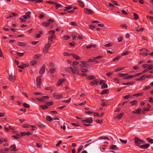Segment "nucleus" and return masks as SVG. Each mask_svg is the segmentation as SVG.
<instances>
[{
    "mask_svg": "<svg viewBox=\"0 0 153 153\" xmlns=\"http://www.w3.org/2000/svg\"><path fill=\"white\" fill-rule=\"evenodd\" d=\"M51 45V43L49 42L45 45L43 49V52L44 54H46L48 52Z\"/></svg>",
    "mask_w": 153,
    "mask_h": 153,
    "instance_id": "nucleus-1",
    "label": "nucleus"
},
{
    "mask_svg": "<svg viewBox=\"0 0 153 153\" xmlns=\"http://www.w3.org/2000/svg\"><path fill=\"white\" fill-rule=\"evenodd\" d=\"M42 76H38L36 78V85L38 88H40L41 87Z\"/></svg>",
    "mask_w": 153,
    "mask_h": 153,
    "instance_id": "nucleus-2",
    "label": "nucleus"
},
{
    "mask_svg": "<svg viewBox=\"0 0 153 153\" xmlns=\"http://www.w3.org/2000/svg\"><path fill=\"white\" fill-rule=\"evenodd\" d=\"M93 120V118L92 117H90L86 119L82 120V122L83 123H91L92 122Z\"/></svg>",
    "mask_w": 153,
    "mask_h": 153,
    "instance_id": "nucleus-3",
    "label": "nucleus"
},
{
    "mask_svg": "<svg viewBox=\"0 0 153 153\" xmlns=\"http://www.w3.org/2000/svg\"><path fill=\"white\" fill-rule=\"evenodd\" d=\"M53 96L55 99L59 100L62 98V95L56 93H54Z\"/></svg>",
    "mask_w": 153,
    "mask_h": 153,
    "instance_id": "nucleus-4",
    "label": "nucleus"
},
{
    "mask_svg": "<svg viewBox=\"0 0 153 153\" xmlns=\"http://www.w3.org/2000/svg\"><path fill=\"white\" fill-rule=\"evenodd\" d=\"M84 12L87 14H92L94 13L93 10L88 8H84Z\"/></svg>",
    "mask_w": 153,
    "mask_h": 153,
    "instance_id": "nucleus-5",
    "label": "nucleus"
},
{
    "mask_svg": "<svg viewBox=\"0 0 153 153\" xmlns=\"http://www.w3.org/2000/svg\"><path fill=\"white\" fill-rule=\"evenodd\" d=\"M31 12L30 11H27L25 13V15L23 16V18L24 19H27L30 18Z\"/></svg>",
    "mask_w": 153,
    "mask_h": 153,
    "instance_id": "nucleus-6",
    "label": "nucleus"
},
{
    "mask_svg": "<svg viewBox=\"0 0 153 153\" xmlns=\"http://www.w3.org/2000/svg\"><path fill=\"white\" fill-rule=\"evenodd\" d=\"M82 63L79 65L81 68L83 67L87 68L88 66V65L86 63L85 61H82L80 62Z\"/></svg>",
    "mask_w": 153,
    "mask_h": 153,
    "instance_id": "nucleus-7",
    "label": "nucleus"
},
{
    "mask_svg": "<svg viewBox=\"0 0 153 153\" xmlns=\"http://www.w3.org/2000/svg\"><path fill=\"white\" fill-rule=\"evenodd\" d=\"M45 65H43L39 71V73L40 74H43L45 72Z\"/></svg>",
    "mask_w": 153,
    "mask_h": 153,
    "instance_id": "nucleus-8",
    "label": "nucleus"
},
{
    "mask_svg": "<svg viewBox=\"0 0 153 153\" xmlns=\"http://www.w3.org/2000/svg\"><path fill=\"white\" fill-rule=\"evenodd\" d=\"M99 81L98 79H94L90 82L89 85L91 86H93L94 85H98V84Z\"/></svg>",
    "mask_w": 153,
    "mask_h": 153,
    "instance_id": "nucleus-9",
    "label": "nucleus"
},
{
    "mask_svg": "<svg viewBox=\"0 0 153 153\" xmlns=\"http://www.w3.org/2000/svg\"><path fill=\"white\" fill-rule=\"evenodd\" d=\"M74 69L73 68V71H72V73L75 74L79 75V69L76 67H74Z\"/></svg>",
    "mask_w": 153,
    "mask_h": 153,
    "instance_id": "nucleus-10",
    "label": "nucleus"
},
{
    "mask_svg": "<svg viewBox=\"0 0 153 153\" xmlns=\"http://www.w3.org/2000/svg\"><path fill=\"white\" fill-rule=\"evenodd\" d=\"M8 79L11 81L13 82L15 80V76L11 74H9L8 75Z\"/></svg>",
    "mask_w": 153,
    "mask_h": 153,
    "instance_id": "nucleus-11",
    "label": "nucleus"
},
{
    "mask_svg": "<svg viewBox=\"0 0 153 153\" xmlns=\"http://www.w3.org/2000/svg\"><path fill=\"white\" fill-rule=\"evenodd\" d=\"M134 142L136 145L137 146H139L140 145V139L138 137L135 138Z\"/></svg>",
    "mask_w": 153,
    "mask_h": 153,
    "instance_id": "nucleus-12",
    "label": "nucleus"
},
{
    "mask_svg": "<svg viewBox=\"0 0 153 153\" xmlns=\"http://www.w3.org/2000/svg\"><path fill=\"white\" fill-rule=\"evenodd\" d=\"M65 81V79H59L58 82L57 83V85L58 86H60L62 82Z\"/></svg>",
    "mask_w": 153,
    "mask_h": 153,
    "instance_id": "nucleus-13",
    "label": "nucleus"
},
{
    "mask_svg": "<svg viewBox=\"0 0 153 153\" xmlns=\"http://www.w3.org/2000/svg\"><path fill=\"white\" fill-rule=\"evenodd\" d=\"M141 111L142 109L139 108L137 109L136 111H133L132 113L137 114H140L141 113Z\"/></svg>",
    "mask_w": 153,
    "mask_h": 153,
    "instance_id": "nucleus-14",
    "label": "nucleus"
},
{
    "mask_svg": "<svg viewBox=\"0 0 153 153\" xmlns=\"http://www.w3.org/2000/svg\"><path fill=\"white\" fill-rule=\"evenodd\" d=\"M150 146L149 144H147L146 145H142L140 146V147L142 149H147Z\"/></svg>",
    "mask_w": 153,
    "mask_h": 153,
    "instance_id": "nucleus-15",
    "label": "nucleus"
},
{
    "mask_svg": "<svg viewBox=\"0 0 153 153\" xmlns=\"http://www.w3.org/2000/svg\"><path fill=\"white\" fill-rule=\"evenodd\" d=\"M109 148L111 149L117 150L118 149V148L115 145L110 146Z\"/></svg>",
    "mask_w": 153,
    "mask_h": 153,
    "instance_id": "nucleus-16",
    "label": "nucleus"
},
{
    "mask_svg": "<svg viewBox=\"0 0 153 153\" xmlns=\"http://www.w3.org/2000/svg\"><path fill=\"white\" fill-rule=\"evenodd\" d=\"M145 74L143 75L140 77L136 78L135 79V80L136 81L143 80H145Z\"/></svg>",
    "mask_w": 153,
    "mask_h": 153,
    "instance_id": "nucleus-17",
    "label": "nucleus"
},
{
    "mask_svg": "<svg viewBox=\"0 0 153 153\" xmlns=\"http://www.w3.org/2000/svg\"><path fill=\"white\" fill-rule=\"evenodd\" d=\"M65 70L70 73H72V71H73V68L71 67H67L65 68Z\"/></svg>",
    "mask_w": 153,
    "mask_h": 153,
    "instance_id": "nucleus-18",
    "label": "nucleus"
},
{
    "mask_svg": "<svg viewBox=\"0 0 153 153\" xmlns=\"http://www.w3.org/2000/svg\"><path fill=\"white\" fill-rule=\"evenodd\" d=\"M71 55L72 57L78 60L80 59V57H79L77 55L74 54V53H71Z\"/></svg>",
    "mask_w": 153,
    "mask_h": 153,
    "instance_id": "nucleus-19",
    "label": "nucleus"
},
{
    "mask_svg": "<svg viewBox=\"0 0 153 153\" xmlns=\"http://www.w3.org/2000/svg\"><path fill=\"white\" fill-rule=\"evenodd\" d=\"M18 46L22 47L26 46L27 44L23 42H18L17 43Z\"/></svg>",
    "mask_w": 153,
    "mask_h": 153,
    "instance_id": "nucleus-20",
    "label": "nucleus"
},
{
    "mask_svg": "<svg viewBox=\"0 0 153 153\" xmlns=\"http://www.w3.org/2000/svg\"><path fill=\"white\" fill-rule=\"evenodd\" d=\"M77 2L79 3V5L82 7H83L85 6V4L81 0H78L77 1Z\"/></svg>",
    "mask_w": 153,
    "mask_h": 153,
    "instance_id": "nucleus-21",
    "label": "nucleus"
},
{
    "mask_svg": "<svg viewBox=\"0 0 153 153\" xmlns=\"http://www.w3.org/2000/svg\"><path fill=\"white\" fill-rule=\"evenodd\" d=\"M149 110L150 108L149 107H144L142 111V113L143 114H144L146 113V111H149Z\"/></svg>",
    "mask_w": 153,
    "mask_h": 153,
    "instance_id": "nucleus-22",
    "label": "nucleus"
},
{
    "mask_svg": "<svg viewBox=\"0 0 153 153\" xmlns=\"http://www.w3.org/2000/svg\"><path fill=\"white\" fill-rule=\"evenodd\" d=\"M54 36V35H51L50 36H49L48 37V42L49 43V42H50V43L52 42L53 41V36Z\"/></svg>",
    "mask_w": 153,
    "mask_h": 153,
    "instance_id": "nucleus-23",
    "label": "nucleus"
},
{
    "mask_svg": "<svg viewBox=\"0 0 153 153\" xmlns=\"http://www.w3.org/2000/svg\"><path fill=\"white\" fill-rule=\"evenodd\" d=\"M96 45H88L86 46V48L87 49H89L91 48H95L96 47Z\"/></svg>",
    "mask_w": 153,
    "mask_h": 153,
    "instance_id": "nucleus-24",
    "label": "nucleus"
},
{
    "mask_svg": "<svg viewBox=\"0 0 153 153\" xmlns=\"http://www.w3.org/2000/svg\"><path fill=\"white\" fill-rule=\"evenodd\" d=\"M56 68H55L53 67L51 68L50 69L49 71L51 74H53L56 71Z\"/></svg>",
    "mask_w": 153,
    "mask_h": 153,
    "instance_id": "nucleus-25",
    "label": "nucleus"
},
{
    "mask_svg": "<svg viewBox=\"0 0 153 153\" xmlns=\"http://www.w3.org/2000/svg\"><path fill=\"white\" fill-rule=\"evenodd\" d=\"M109 91V90L108 89H106L102 90L100 93L101 94H105L108 93Z\"/></svg>",
    "mask_w": 153,
    "mask_h": 153,
    "instance_id": "nucleus-26",
    "label": "nucleus"
},
{
    "mask_svg": "<svg viewBox=\"0 0 153 153\" xmlns=\"http://www.w3.org/2000/svg\"><path fill=\"white\" fill-rule=\"evenodd\" d=\"M134 83V82H126V83L123 82L122 83V84L123 85H132Z\"/></svg>",
    "mask_w": 153,
    "mask_h": 153,
    "instance_id": "nucleus-27",
    "label": "nucleus"
},
{
    "mask_svg": "<svg viewBox=\"0 0 153 153\" xmlns=\"http://www.w3.org/2000/svg\"><path fill=\"white\" fill-rule=\"evenodd\" d=\"M139 27V26H138V27H135V29L138 32H142L144 30V28H142V27H141L139 29H138V28Z\"/></svg>",
    "mask_w": 153,
    "mask_h": 153,
    "instance_id": "nucleus-28",
    "label": "nucleus"
},
{
    "mask_svg": "<svg viewBox=\"0 0 153 153\" xmlns=\"http://www.w3.org/2000/svg\"><path fill=\"white\" fill-rule=\"evenodd\" d=\"M55 5V7L56 9H58L59 7H62V5L57 3H55V4H54Z\"/></svg>",
    "mask_w": 153,
    "mask_h": 153,
    "instance_id": "nucleus-29",
    "label": "nucleus"
},
{
    "mask_svg": "<svg viewBox=\"0 0 153 153\" xmlns=\"http://www.w3.org/2000/svg\"><path fill=\"white\" fill-rule=\"evenodd\" d=\"M12 149H11L10 150H13L14 151H16L17 150H16V145L14 144L11 145L10 147Z\"/></svg>",
    "mask_w": 153,
    "mask_h": 153,
    "instance_id": "nucleus-30",
    "label": "nucleus"
},
{
    "mask_svg": "<svg viewBox=\"0 0 153 153\" xmlns=\"http://www.w3.org/2000/svg\"><path fill=\"white\" fill-rule=\"evenodd\" d=\"M22 135V136H25L26 135H29L31 134V133L29 132H21Z\"/></svg>",
    "mask_w": 153,
    "mask_h": 153,
    "instance_id": "nucleus-31",
    "label": "nucleus"
},
{
    "mask_svg": "<svg viewBox=\"0 0 153 153\" xmlns=\"http://www.w3.org/2000/svg\"><path fill=\"white\" fill-rule=\"evenodd\" d=\"M46 119L47 120L49 121H51L53 120L52 118L49 116H46Z\"/></svg>",
    "mask_w": 153,
    "mask_h": 153,
    "instance_id": "nucleus-32",
    "label": "nucleus"
},
{
    "mask_svg": "<svg viewBox=\"0 0 153 153\" xmlns=\"http://www.w3.org/2000/svg\"><path fill=\"white\" fill-rule=\"evenodd\" d=\"M87 78L89 80H91L95 79V77L94 76L91 75L88 76Z\"/></svg>",
    "mask_w": 153,
    "mask_h": 153,
    "instance_id": "nucleus-33",
    "label": "nucleus"
},
{
    "mask_svg": "<svg viewBox=\"0 0 153 153\" xmlns=\"http://www.w3.org/2000/svg\"><path fill=\"white\" fill-rule=\"evenodd\" d=\"M133 16L134 19L137 20L139 19V16L136 13H134L133 14Z\"/></svg>",
    "mask_w": 153,
    "mask_h": 153,
    "instance_id": "nucleus-34",
    "label": "nucleus"
},
{
    "mask_svg": "<svg viewBox=\"0 0 153 153\" xmlns=\"http://www.w3.org/2000/svg\"><path fill=\"white\" fill-rule=\"evenodd\" d=\"M40 107L43 110H45L48 108V107L46 105H41Z\"/></svg>",
    "mask_w": 153,
    "mask_h": 153,
    "instance_id": "nucleus-35",
    "label": "nucleus"
},
{
    "mask_svg": "<svg viewBox=\"0 0 153 153\" xmlns=\"http://www.w3.org/2000/svg\"><path fill=\"white\" fill-rule=\"evenodd\" d=\"M123 113H121L117 115L116 116V118L118 119H120L121 117L123 116Z\"/></svg>",
    "mask_w": 153,
    "mask_h": 153,
    "instance_id": "nucleus-36",
    "label": "nucleus"
},
{
    "mask_svg": "<svg viewBox=\"0 0 153 153\" xmlns=\"http://www.w3.org/2000/svg\"><path fill=\"white\" fill-rule=\"evenodd\" d=\"M96 60L95 58V57L93 58V59H88L87 61V62H94Z\"/></svg>",
    "mask_w": 153,
    "mask_h": 153,
    "instance_id": "nucleus-37",
    "label": "nucleus"
},
{
    "mask_svg": "<svg viewBox=\"0 0 153 153\" xmlns=\"http://www.w3.org/2000/svg\"><path fill=\"white\" fill-rule=\"evenodd\" d=\"M38 125L41 128H44L45 127V125L40 123H39L38 124Z\"/></svg>",
    "mask_w": 153,
    "mask_h": 153,
    "instance_id": "nucleus-38",
    "label": "nucleus"
},
{
    "mask_svg": "<svg viewBox=\"0 0 153 153\" xmlns=\"http://www.w3.org/2000/svg\"><path fill=\"white\" fill-rule=\"evenodd\" d=\"M137 101L136 100H134L130 102V103L132 105H134L136 104Z\"/></svg>",
    "mask_w": 153,
    "mask_h": 153,
    "instance_id": "nucleus-39",
    "label": "nucleus"
},
{
    "mask_svg": "<svg viewBox=\"0 0 153 153\" xmlns=\"http://www.w3.org/2000/svg\"><path fill=\"white\" fill-rule=\"evenodd\" d=\"M16 53L17 55L19 56H22L25 53L24 52L22 53H20L17 51L16 52Z\"/></svg>",
    "mask_w": 153,
    "mask_h": 153,
    "instance_id": "nucleus-40",
    "label": "nucleus"
},
{
    "mask_svg": "<svg viewBox=\"0 0 153 153\" xmlns=\"http://www.w3.org/2000/svg\"><path fill=\"white\" fill-rule=\"evenodd\" d=\"M128 75L127 74H122V73H119L118 74V76L120 77H124L126 76H127Z\"/></svg>",
    "mask_w": 153,
    "mask_h": 153,
    "instance_id": "nucleus-41",
    "label": "nucleus"
},
{
    "mask_svg": "<svg viewBox=\"0 0 153 153\" xmlns=\"http://www.w3.org/2000/svg\"><path fill=\"white\" fill-rule=\"evenodd\" d=\"M42 25L43 26L45 27H47L49 25H50V24L49 22H43L42 23Z\"/></svg>",
    "mask_w": 153,
    "mask_h": 153,
    "instance_id": "nucleus-42",
    "label": "nucleus"
},
{
    "mask_svg": "<svg viewBox=\"0 0 153 153\" xmlns=\"http://www.w3.org/2000/svg\"><path fill=\"white\" fill-rule=\"evenodd\" d=\"M132 97V96L130 94H128L123 97V98L125 99H128V98Z\"/></svg>",
    "mask_w": 153,
    "mask_h": 153,
    "instance_id": "nucleus-43",
    "label": "nucleus"
},
{
    "mask_svg": "<svg viewBox=\"0 0 153 153\" xmlns=\"http://www.w3.org/2000/svg\"><path fill=\"white\" fill-rule=\"evenodd\" d=\"M53 102L52 101L47 102L46 103V105H48V106L52 105H53Z\"/></svg>",
    "mask_w": 153,
    "mask_h": 153,
    "instance_id": "nucleus-44",
    "label": "nucleus"
},
{
    "mask_svg": "<svg viewBox=\"0 0 153 153\" xmlns=\"http://www.w3.org/2000/svg\"><path fill=\"white\" fill-rule=\"evenodd\" d=\"M108 86L105 83L102 85L101 86V87L102 89L107 88H108Z\"/></svg>",
    "mask_w": 153,
    "mask_h": 153,
    "instance_id": "nucleus-45",
    "label": "nucleus"
},
{
    "mask_svg": "<svg viewBox=\"0 0 153 153\" xmlns=\"http://www.w3.org/2000/svg\"><path fill=\"white\" fill-rule=\"evenodd\" d=\"M146 139L149 142L151 143L152 144L153 143V139H152L147 138Z\"/></svg>",
    "mask_w": 153,
    "mask_h": 153,
    "instance_id": "nucleus-46",
    "label": "nucleus"
},
{
    "mask_svg": "<svg viewBox=\"0 0 153 153\" xmlns=\"http://www.w3.org/2000/svg\"><path fill=\"white\" fill-rule=\"evenodd\" d=\"M143 93H137L136 94H134L133 95L134 96H135V97H138L139 96H141L143 95Z\"/></svg>",
    "mask_w": 153,
    "mask_h": 153,
    "instance_id": "nucleus-47",
    "label": "nucleus"
},
{
    "mask_svg": "<svg viewBox=\"0 0 153 153\" xmlns=\"http://www.w3.org/2000/svg\"><path fill=\"white\" fill-rule=\"evenodd\" d=\"M120 57L119 56H117L116 57H115V58H114L112 59L113 61H115L117 60H118L119 59H120Z\"/></svg>",
    "mask_w": 153,
    "mask_h": 153,
    "instance_id": "nucleus-48",
    "label": "nucleus"
},
{
    "mask_svg": "<svg viewBox=\"0 0 153 153\" xmlns=\"http://www.w3.org/2000/svg\"><path fill=\"white\" fill-rule=\"evenodd\" d=\"M72 7H72L70 5V6H68L65 7V9H64V10L65 11H66L67 10L70 9L72 8Z\"/></svg>",
    "mask_w": 153,
    "mask_h": 153,
    "instance_id": "nucleus-49",
    "label": "nucleus"
},
{
    "mask_svg": "<svg viewBox=\"0 0 153 153\" xmlns=\"http://www.w3.org/2000/svg\"><path fill=\"white\" fill-rule=\"evenodd\" d=\"M23 105L25 108H29L30 107V106L28 104L26 103H24L23 104Z\"/></svg>",
    "mask_w": 153,
    "mask_h": 153,
    "instance_id": "nucleus-50",
    "label": "nucleus"
},
{
    "mask_svg": "<svg viewBox=\"0 0 153 153\" xmlns=\"http://www.w3.org/2000/svg\"><path fill=\"white\" fill-rule=\"evenodd\" d=\"M124 68H117L115 70V72H117V71L122 70Z\"/></svg>",
    "mask_w": 153,
    "mask_h": 153,
    "instance_id": "nucleus-51",
    "label": "nucleus"
},
{
    "mask_svg": "<svg viewBox=\"0 0 153 153\" xmlns=\"http://www.w3.org/2000/svg\"><path fill=\"white\" fill-rule=\"evenodd\" d=\"M36 60H33L31 61L30 62V65L31 66H33L35 65V64L36 63Z\"/></svg>",
    "mask_w": 153,
    "mask_h": 153,
    "instance_id": "nucleus-52",
    "label": "nucleus"
},
{
    "mask_svg": "<svg viewBox=\"0 0 153 153\" xmlns=\"http://www.w3.org/2000/svg\"><path fill=\"white\" fill-rule=\"evenodd\" d=\"M106 82V81L105 80H100V85H102V84L103 85V84L105 83Z\"/></svg>",
    "mask_w": 153,
    "mask_h": 153,
    "instance_id": "nucleus-53",
    "label": "nucleus"
},
{
    "mask_svg": "<svg viewBox=\"0 0 153 153\" xmlns=\"http://www.w3.org/2000/svg\"><path fill=\"white\" fill-rule=\"evenodd\" d=\"M146 17L147 18H149L150 20L152 22H153V17L151 16H149L148 15L146 16Z\"/></svg>",
    "mask_w": 153,
    "mask_h": 153,
    "instance_id": "nucleus-54",
    "label": "nucleus"
},
{
    "mask_svg": "<svg viewBox=\"0 0 153 153\" xmlns=\"http://www.w3.org/2000/svg\"><path fill=\"white\" fill-rule=\"evenodd\" d=\"M83 148V146L82 145L80 146L79 148L77 153H79L80 151Z\"/></svg>",
    "mask_w": 153,
    "mask_h": 153,
    "instance_id": "nucleus-55",
    "label": "nucleus"
},
{
    "mask_svg": "<svg viewBox=\"0 0 153 153\" xmlns=\"http://www.w3.org/2000/svg\"><path fill=\"white\" fill-rule=\"evenodd\" d=\"M120 142L123 144H125L127 142V140H123L121 139L120 138Z\"/></svg>",
    "mask_w": 153,
    "mask_h": 153,
    "instance_id": "nucleus-56",
    "label": "nucleus"
},
{
    "mask_svg": "<svg viewBox=\"0 0 153 153\" xmlns=\"http://www.w3.org/2000/svg\"><path fill=\"white\" fill-rule=\"evenodd\" d=\"M112 46V45L111 43H109L108 44H106L104 45V46H105L106 47H110Z\"/></svg>",
    "mask_w": 153,
    "mask_h": 153,
    "instance_id": "nucleus-57",
    "label": "nucleus"
},
{
    "mask_svg": "<svg viewBox=\"0 0 153 153\" xmlns=\"http://www.w3.org/2000/svg\"><path fill=\"white\" fill-rule=\"evenodd\" d=\"M111 1L113 4H115V5L117 6H119V5L118 4L117 2L116 1H114L113 0H111Z\"/></svg>",
    "mask_w": 153,
    "mask_h": 153,
    "instance_id": "nucleus-58",
    "label": "nucleus"
},
{
    "mask_svg": "<svg viewBox=\"0 0 153 153\" xmlns=\"http://www.w3.org/2000/svg\"><path fill=\"white\" fill-rule=\"evenodd\" d=\"M54 20L52 19H50L48 20V22L50 24L51 23L54 22Z\"/></svg>",
    "mask_w": 153,
    "mask_h": 153,
    "instance_id": "nucleus-59",
    "label": "nucleus"
},
{
    "mask_svg": "<svg viewBox=\"0 0 153 153\" xmlns=\"http://www.w3.org/2000/svg\"><path fill=\"white\" fill-rule=\"evenodd\" d=\"M70 23L72 25L74 26H77L78 25V24L76 23V22H71Z\"/></svg>",
    "mask_w": 153,
    "mask_h": 153,
    "instance_id": "nucleus-60",
    "label": "nucleus"
},
{
    "mask_svg": "<svg viewBox=\"0 0 153 153\" xmlns=\"http://www.w3.org/2000/svg\"><path fill=\"white\" fill-rule=\"evenodd\" d=\"M42 100H43V101H45V100L49 98V97L47 96H43L42 97Z\"/></svg>",
    "mask_w": 153,
    "mask_h": 153,
    "instance_id": "nucleus-61",
    "label": "nucleus"
},
{
    "mask_svg": "<svg viewBox=\"0 0 153 153\" xmlns=\"http://www.w3.org/2000/svg\"><path fill=\"white\" fill-rule=\"evenodd\" d=\"M149 70H150L149 69V68H146V69H145V70H144L142 72V74L144 73H146V72H147V71H149Z\"/></svg>",
    "mask_w": 153,
    "mask_h": 153,
    "instance_id": "nucleus-62",
    "label": "nucleus"
},
{
    "mask_svg": "<svg viewBox=\"0 0 153 153\" xmlns=\"http://www.w3.org/2000/svg\"><path fill=\"white\" fill-rule=\"evenodd\" d=\"M129 53V51H126V52H124V53H123L122 54V56H125V55H127Z\"/></svg>",
    "mask_w": 153,
    "mask_h": 153,
    "instance_id": "nucleus-63",
    "label": "nucleus"
},
{
    "mask_svg": "<svg viewBox=\"0 0 153 153\" xmlns=\"http://www.w3.org/2000/svg\"><path fill=\"white\" fill-rule=\"evenodd\" d=\"M146 77L147 78H153V76L151 74L147 75L146 76Z\"/></svg>",
    "mask_w": 153,
    "mask_h": 153,
    "instance_id": "nucleus-64",
    "label": "nucleus"
}]
</instances>
